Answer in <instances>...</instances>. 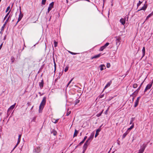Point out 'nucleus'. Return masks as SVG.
<instances>
[{
    "instance_id": "obj_14",
    "label": "nucleus",
    "mask_w": 153,
    "mask_h": 153,
    "mask_svg": "<svg viewBox=\"0 0 153 153\" xmlns=\"http://www.w3.org/2000/svg\"><path fill=\"white\" fill-rule=\"evenodd\" d=\"M87 136H85L84 138V139L83 140L79 143L78 146H80L82 143H83L85 142V140H86V139L87 138Z\"/></svg>"
},
{
    "instance_id": "obj_28",
    "label": "nucleus",
    "mask_w": 153,
    "mask_h": 153,
    "mask_svg": "<svg viewBox=\"0 0 153 153\" xmlns=\"http://www.w3.org/2000/svg\"><path fill=\"white\" fill-rule=\"evenodd\" d=\"M10 11V10L9 11L7 14L5 16V17H4V19L3 21H4L7 18V17H8V16L9 15Z\"/></svg>"
},
{
    "instance_id": "obj_17",
    "label": "nucleus",
    "mask_w": 153,
    "mask_h": 153,
    "mask_svg": "<svg viewBox=\"0 0 153 153\" xmlns=\"http://www.w3.org/2000/svg\"><path fill=\"white\" fill-rule=\"evenodd\" d=\"M101 55V53L99 54L94 56L93 57H91V59H96L99 57Z\"/></svg>"
},
{
    "instance_id": "obj_60",
    "label": "nucleus",
    "mask_w": 153,
    "mask_h": 153,
    "mask_svg": "<svg viewBox=\"0 0 153 153\" xmlns=\"http://www.w3.org/2000/svg\"><path fill=\"white\" fill-rule=\"evenodd\" d=\"M111 149H110V150L109 151V152H108V153H109V152H110V151L111 150Z\"/></svg>"
},
{
    "instance_id": "obj_61",
    "label": "nucleus",
    "mask_w": 153,
    "mask_h": 153,
    "mask_svg": "<svg viewBox=\"0 0 153 153\" xmlns=\"http://www.w3.org/2000/svg\"><path fill=\"white\" fill-rule=\"evenodd\" d=\"M33 106L31 108V109H32L33 108Z\"/></svg>"
},
{
    "instance_id": "obj_59",
    "label": "nucleus",
    "mask_w": 153,
    "mask_h": 153,
    "mask_svg": "<svg viewBox=\"0 0 153 153\" xmlns=\"http://www.w3.org/2000/svg\"><path fill=\"white\" fill-rule=\"evenodd\" d=\"M39 94H40V96H42V94H41V92H39Z\"/></svg>"
},
{
    "instance_id": "obj_53",
    "label": "nucleus",
    "mask_w": 153,
    "mask_h": 153,
    "mask_svg": "<svg viewBox=\"0 0 153 153\" xmlns=\"http://www.w3.org/2000/svg\"><path fill=\"white\" fill-rule=\"evenodd\" d=\"M18 145V144H17V143L16 144V145L14 147L13 149L11 151V152H10V153H11L12 152L13 150L15 149V148L17 146V145Z\"/></svg>"
},
{
    "instance_id": "obj_12",
    "label": "nucleus",
    "mask_w": 153,
    "mask_h": 153,
    "mask_svg": "<svg viewBox=\"0 0 153 153\" xmlns=\"http://www.w3.org/2000/svg\"><path fill=\"white\" fill-rule=\"evenodd\" d=\"M146 145L144 143L142 145L140 146V149L143 150L144 151L146 148Z\"/></svg>"
},
{
    "instance_id": "obj_58",
    "label": "nucleus",
    "mask_w": 153,
    "mask_h": 153,
    "mask_svg": "<svg viewBox=\"0 0 153 153\" xmlns=\"http://www.w3.org/2000/svg\"><path fill=\"white\" fill-rule=\"evenodd\" d=\"M2 45V44H1L0 45V50L1 49Z\"/></svg>"
},
{
    "instance_id": "obj_6",
    "label": "nucleus",
    "mask_w": 153,
    "mask_h": 153,
    "mask_svg": "<svg viewBox=\"0 0 153 153\" xmlns=\"http://www.w3.org/2000/svg\"><path fill=\"white\" fill-rule=\"evenodd\" d=\"M140 98V97H139L137 98L134 104V107H136L138 105Z\"/></svg>"
},
{
    "instance_id": "obj_3",
    "label": "nucleus",
    "mask_w": 153,
    "mask_h": 153,
    "mask_svg": "<svg viewBox=\"0 0 153 153\" xmlns=\"http://www.w3.org/2000/svg\"><path fill=\"white\" fill-rule=\"evenodd\" d=\"M109 43L108 42L106 43L104 45L101 47L99 49L100 51H103L109 45Z\"/></svg>"
},
{
    "instance_id": "obj_25",
    "label": "nucleus",
    "mask_w": 153,
    "mask_h": 153,
    "mask_svg": "<svg viewBox=\"0 0 153 153\" xmlns=\"http://www.w3.org/2000/svg\"><path fill=\"white\" fill-rule=\"evenodd\" d=\"M78 133V131L76 130L75 129L74 133V137H76L77 136V134Z\"/></svg>"
},
{
    "instance_id": "obj_2",
    "label": "nucleus",
    "mask_w": 153,
    "mask_h": 153,
    "mask_svg": "<svg viewBox=\"0 0 153 153\" xmlns=\"http://www.w3.org/2000/svg\"><path fill=\"white\" fill-rule=\"evenodd\" d=\"M16 103H15L13 105L11 106L10 108H9L7 110V115L8 116L10 114L11 111L14 108L16 105Z\"/></svg>"
},
{
    "instance_id": "obj_21",
    "label": "nucleus",
    "mask_w": 153,
    "mask_h": 153,
    "mask_svg": "<svg viewBox=\"0 0 153 153\" xmlns=\"http://www.w3.org/2000/svg\"><path fill=\"white\" fill-rule=\"evenodd\" d=\"M129 132H127V131H126L124 133L122 136V139H123L128 134V133Z\"/></svg>"
},
{
    "instance_id": "obj_10",
    "label": "nucleus",
    "mask_w": 153,
    "mask_h": 153,
    "mask_svg": "<svg viewBox=\"0 0 153 153\" xmlns=\"http://www.w3.org/2000/svg\"><path fill=\"white\" fill-rule=\"evenodd\" d=\"M90 143L86 141L84 143V146H83V149L86 150L89 144Z\"/></svg>"
},
{
    "instance_id": "obj_36",
    "label": "nucleus",
    "mask_w": 153,
    "mask_h": 153,
    "mask_svg": "<svg viewBox=\"0 0 153 153\" xmlns=\"http://www.w3.org/2000/svg\"><path fill=\"white\" fill-rule=\"evenodd\" d=\"M137 87V85L136 83L134 84L133 85V87L134 88H136Z\"/></svg>"
},
{
    "instance_id": "obj_37",
    "label": "nucleus",
    "mask_w": 153,
    "mask_h": 153,
    "mask_svg": "<svg viewBox=\"0 0 153 153\" xmlns=\"http://www.w3.org/2000/svg\"><path fill=\"white\" fill-rule=\"evenodd\" d=\"M46 0H42V4L43 5H45Z\"/></svg>"
},
{
    "instance_id": "obj_51",
    "label": "nucleus",
    "mask_w": 153,
    "mask_h": 153,
    "mask_svg": "<svg viewBox=\"0 0 153 153\" xmlns=\"http://www.w3.org/2000/svg\"><path fill=\"white\" fill-rule=\"evenodd\" d=\"M128 15H126L124 17V18H126V19H127V21L128 19Z\"/></svg>"
},
{
    "instance_id": "obj_20",
    "label": "nucleus",
    "mask_w": 153,
    "mask_h": 153,
    "mask_svg": "<svg viewBox=\"0 0 153 153\" xmlns=\"http://www.w3.org/2000/svg\"><path fill=\"white\" fill-rule=\"evenodd\" d=\"M135 120V118L134 117H132L130 120V123L129 124L130 125L132 124L133 125V124L134 125V123H133V121H134Z\"/></svg>"
},
{
    "instance_id": "obj_43",
    "label": "nucleus",
    "mask_w": 153,
    "mask_h": 153,
    "mask_svg": "<svg viewBox=\"0 0 153 153\" xmlns=\"http://www.w3.org/2000/svg\"><path fill=\"white\" fill-rule=\"evenodd\" d=\"M73 78L71 79V80L69 81V82H68V84L67 85V87H68V85L71 83V82L73 80Z\"/></svg>"
},
{
    "instance_id": "obj_23",
    "label": "nucleus",
    "mask_w": 153,
    "mask_h": 153,
    "mask_svg": "<svg viewBox=\"0 0 153 153\" xmlns=\"http://www.w3.org/2000/svg\"><path fill=\"white\" fill-rule=\"evenodd\" d=\"M134 125L133 124V125H132L131 126L130 128H128V129H127V132H128V131H130L133 128H134Z\"/></svg>"
},
{
    "instance_id": "obj_19",
    "label": "nucleus",
    "mask_w": 153,
    "mask_h": 153,
    "mask_svg": "<svg viewBox=\"0 0 153 153\" xmlns=\"http://www.w3.org/2000/svg\"><path fill=\"white\" fill-rule=\"evenodd\" d=\"M147 8V6H145V4L140 9L138 10V11L141 10H145Z\"/></svg>"
},
{
    "instance_id": "obj_11",
    "label": "nucleus",
    "mask_w": 153,
    "mask_h": 153,
    "mask_svg": "<svg viewBox=\"0 0 153 153\" xmlns=\"http://www.w3.org/2000/svg\"><path fill=\"white\" fill-rule=\"evenodd\" d=\"M120 21L122 25H124L126 22V18H122L120 19Z\"/></svg>"
},
{
    "instance_id": "obj_62",
    "label": "nucleus",
    "mask_w": 153,
    "mask_h": 153,
    "mask_svg": "<svg viewBox=\"0 0 153 153\" xmlns=\"http://www.w3.org/2000/svg\"><path fill=\"white\" fill-rule=\"evenodd\" d=\"M77 146H76V147H75V149L76 148Z\"/></svg>"
},
{
    "instance_id": "obj_13",
    "label": "nucleus",
    "mask_w": 153,
    "mask_h": 153,
    "mask_svg": "<svg viewBox=\"0 0 153 153\" xmlns=\"http://www.w3.org/2000/svg\"><path fill=\"white\" fill-rule=\"evenodd\" d=\"M99 68H100V70L102 71L106 69L105 66L104 64H102L99 66Z\"/></svg>"
},
{
    "instance_id": "obj_29",
    "label": "nucleus",
    "mask_w": 153,
    "mask_h": 153,
    "mask_svg": "<svg viewBox=\"0 0 153 153\" xmlns=\"http://www.w3.org/2000/svg\"><path fill=\"white\" fill-rule=\"evenodd\" d=\"M10 17V15L7 18V19L6 21L4 23L5 24H6L9 21V19Z\"/></svg>"
},
{
    "instance_id": "obj_55",
    "label": "nucleus",
    "mask_w": 153,
    "mask_h": 153,
    "mask_svg": "<svg viewBox=\"0 0 153 153\" xmlns=\"http://www.w3.org/2000/svg\"><path fill=\"white\" fill-rule=\"evenodd\" d=\"M103 124H102L99 127V128H98V129H101V127L102 126H103Z\"/></svg>"
},
{
    "instance_id": "obj_27",
    "label": "nucleus",
    "mask_w": 153,
    "mask_h": 153,
    "mask_svg": "<svg viewBox=\"0 0 153 153\" xmlns=\"http://www.w3.org/2000/svg\"><path fill=\"white\" fill-rule=\"evenodd\" d=\"M153 15V13L152 12L150 14H149L146 18V20L148 19L149 17H150L151 16H152Z\"/></svg>"
},
{
    "instance_id": "obj_45",
    "label": "nucleus",
    "mask_w": 153,
    "mask_h": 153,
    "mask_svg": "<svg viewBox=\"0 0 153 153\" xmlns=\"http://www.w3.org/2000/svg\"><path fill=\"white\" fill-rule=\"evenodd\" d=\"M109 107L108 108H107V109L106 110V111H105V114H107V112L109 110Z\"/></svg>"
},
{
    "instance_id": "obj_33",
    "label": "nucleus",
    "mask_w": 153,
    "mask_h": 153,
    "mask_svg": "<svg viewBox=\"0 0 153 153\" xmlns=\"http://www.w3.org/2000/svg\"><path fill=\"white\" fill-rule=\"evenodd\" d=\"M142 1H139L138 3L137 4V7H138L142 3Z\"/></svg>"
},
{
    "instance_id": "obj_56",
    "label": "nucleus",
    "mask_w": 153,
    "mask_h": 153,
    "mask_svg": "<svg viewBox=\"0 0 153 153\" xmlns=\"http://www.w3.org/2000/svg\"><path fill=\"white\" fill-rule=\"evenodd\" d=\"M86 149H83V151H82V153H84L86 151Z\"/></svg>"
},
{
    "instance_id": "obj_47",
    "label": "nucleus",
    "mask_w": 153,
    "mask_h": 153,
    "mask_svg": "<svg viewBox=\"0 0 153 153\" xmlns=\"http://www.w3.org/2000/svg\"><path fill=\"white\" fill-rule=\"evenodd\" d=\"M10 6H8L7 7V9H6V12L7 13V12L8 11L10 10Z\"/></svg>"
},
{
    "instance_id": "obj_8",
    "label": "nucleus",
    "mask_w": 153,
    "mask_h": 153,
    "mask_svg": "<svg viewBox=\"0 0 153 153\" xmlns=\"http://www.w3.org/2000/svg\"><path fill=\"white\" fill-rule=\"evenodd\" d=\"M152 86V84H150L149 83V84H148L145 89L144 92H145L147 90L151 88Z\"/></svg>"
},
{
    "instance_id": "obj_24",
    "label": "nucleus",
    "mask_w": 153,
    "mask_h": 153,
    "mask_svg": "<svg viewBox=\"0 0 153 153\" xmlns=\"http://www.w3.org/2000/svg\"><path fill=\"white\" fill-rule=\"evenodd\" d=\"M21 136L22 135L21 134L19 135V138H18V142L17 143V144H18L19 143L20 141L21 138Z\"/></svg>"
},
{
    "instance_id": "obj_54",
    "label": "nucleus",
    "mask_w": 153,
    "mask_h": 153,
    "mask_svg": "<svg viewBox=\"0 0 153 153\" xmlns=\"http://www.w3.org/2000/svg\"><path fill=\"white\" fill-rule=\"evenodd\" d=\"M6 24H5V23H4V24L3 25V26L2 27V29H4L5 27V26L6 25Z\"/></svg>"
},
{
    "instance_id": "obj_35",
    "label": "nucleus",
    "mask_w": 153,
    "mask_h": 153,
    "mask_svg": "<svg viewBox=\"0 0 153 153\" xmlns=\"http://www.w3.org/2000/svg\"><path fill=\"white\" fill-rule=\"evenodd\" d=\"M54 71H55L56 70V64L54 60Z\"/></svg>"
},
{
    "instance_id": "obj_46",
    "label": "nucleus",
    "mask_w": 153,
    "mask_h": 153,
    "mask_svg": "<svg viewBox=\"0 0 153 153\" xmlns=\"http://www.w3.org/2000/svg\"><path fill=\"white\" fill-rule=\"evenodd\" d=\"M111 66L110 63H107V64L106 67L107 68H109Z\"/></svg>"
},
{
    "instance_id": "obj_41",
    "label": "nucleus",
    "mask_w": 153,
    "mask_h": 153,
    "mask_svg": "<svg viewBox=\"0 0 153 153\" xmlns=\"http://www.w3.org/2000/svg\"><path fill=\"white\" fill-rule=\"evenodd\" d=\"M68 52H69V53H70V54H71L72 55H76L77 54V53H74V52H72L70 51H69Z\"/></svg>"
},
{
    "instance_id": "obj_15",
    "label": "nucleus",
    "mask_w": 153,
    "mask_h": 153,
    "mask_svg": "<svg viewBox=\"0 0 153 153\" xmlns=\"http://www.w3.org/2000/svg\"><path fill=\"white\" fill-rule=\"evenodd\" d=\"M144 82V81H143L140 84V86H139V88H138V89L135 91V92H134V93H137L140 90V88H141V87L142 86V85L143 84V82Z\"/></svg>"
},
{
    "instance_id": "obj_50",
    "label": "nucleus",
    "mask_w": 153,
    "mask_h": 153,
    "mask_svg": "<svg viewBox=\"0 0 153 153\" xmlns=\"http://www.w3.org/2000/svg\"><path fill=\"white\" fill-rule=\"evenodd\" d=\"M145 53H142V56L141 57V59H142L145 56Z\"/></svg>"
},
{
    "instance_id": "obj_18",
    "label": "nucleus",
    "mask_w": 153,
    "mask_h": 153,
    "mask_svg": "<svg viewBox=\"0 0 153 153\" xmlns=\"http://www.w3.org/2000/svg\"><path fill=\"white\" fill-rule=\"evenodd\" d=\"M101 131V129H97L96 131V133L95 135V137H96L99 134V133Z\"/></svg>"
},
{
    "instance_id": "obj_39",
    "label": "nucleus",
    "mask_w": 153,
    "mask_h": 153,
    "mask_svg": "<svg viewBox=\"0 0 153 153\" xmlns=\"http://www.w3.org/2000/svg\"><path fill=\"white\" fill-rule=\"evenodd\" d=\"M142 53H145V47H143V48L142 50Z\"/></svg>"
},
{
    "instance_id": "obj_26",
    "label": "nucleus",
    "mask_w": 153,
    "mask_h": 153,
    "mask_svg": "<svg viewBox=\"0 0 153 153\" xmlns=\"http://www.w3.org/2000/svg\"><path fill=\"white\" fill-rule=\"evenodd\" d=\"M54 4V2H52L49 4V7H51V8H53V7Z\"/></svg>"
},
{
    "instance_id": "obj_4",
    "label": "nucleus",
    "mask_w": 153,
    "mask_h": 153,
    "mask_svg": "<svg viewBox=\"0 0 153 153\" xmlns=\"http://www.w3.org/2000/svg\"><path fill=\"white\" fill-rule=\"evenodd\" d=\"M94 137V134H91L90 135V137L88 138L87 140L86 141V142L90 143L91 140H93Z\"/></svg>"
},
{
    "instance_id": "obj_64",
    "label": "nucleus",
    "mask_w": 153,
    "mask_h": 153,
    "mask_svg": "<svg viewBox=\"0 0 153 153\" xmlns=\"http://www.w3.org/2000/svg\"><path fill=\"white\" fill-rule=\"evenodd\" d=\"M117 40L118 42H119V41L118 40V39H117Z\"/></svg>"
},
{
    "instance_id": "obj_32",
    "label": "nucleus",
    "mask_w": 153,
    "mask_h": 153,
    "mask_svg": "<svg viewBox=\"0 0 153 153\" xmlns=\"http://www.w3.org/2000/svg\"><path fill=\"white\" fill-rule=\"evenodd\" d=\"M52 134H53L55 136L57 134V132L54 130H53L51 132Z\"/></svg>"
},
{
    "instance_id": "obj_34",
    "label": "nucleus",
    "mask_w": 153,
    "mask_h": 153,
    "mask_svg": "<svg viewBox=\"0 0 153 153\" xmlns=\"http://www.w3.org/2000/svg\"><path fill=\"white\" fill-rule=\"evenodd\" d=\"M58 44V42L54 41V46L55 47H56L57 46Z\"/></svg>"
},
{
    "instance_id": "obj_40",
    "label": "nucleus",
    "mask_w": 153,
    "mask_h": 153,
    "mask_svg": "<svg viewBox=\"0 0 153 153\" xmlns=\"http://www.w3.org/2000/svg\"><path fill=\"white\" fill-rule=\"evenodd\" d=\"M144 151L140 149L139 150L138 152V153H143L144 152Z\"/></svg>"
},
{
    "instance_id": "obj_49",
    "label": "nucleus",
    "mask_w": 153,
    "mask_h": 153,
    "mask_svg": "<svg viewBox=\"0 0 153 153\" xmlns=\"http://www.w3.org/2000/svg\"><path fill=\"white\" fill-rule=\"evenodd\" d=\"M145 53H142V56L141 57V59H142L145 56Z\"/></svg>"
},
{
    "instance_id": "obj_48",
    "label": "nucleus",
    "mask_w": 153,
    "mask_h": 153,
    "mask_svg": "<svg viewBox=\"0 0 153 153\" xmlns=\"http://www.w3.org/2000/svg\"><path fill=\"white\" fill-rule=\"evenodd\" d=\"M145 53H142V56L141 57V59H142L145 56Z\"/></svg>"
},
{
    "instance_id": "obj_1",
    "label": "nucleus",
    "mask_w": 153,
    "mask_h": 153,
    "mask_svg": "<svg viewBox=\"0 0 153 153\" xmlns=\"http://www.w3.org/2000/svg\"><path fill=\"white\" fill-rule=\"evenodd\" d=\"M46 102V97H43V99L40 104L39 106V111L42 110Z\"/></svg>"
},
{
    "instance_id": "obj_44",
    "label": "nucleus",
    "mask_w": 153,
    "mask_h": 153,
    "mask_svg": "<svg viewBox=\"0 0 153 153\" xmlns=\"http://www.w3.org/2000/svg\"><path fill=\"white\" fill-rule=\"evenodd\" d=\"M52 9V8L49 7L48 9V12L47 13H48L50 12V11Z\"/></svg>"
},
{
    "instance_id": "obj_7",
    "label": "nucleus",
    "mask_w": 153,
    "mask_h": 153,
    "mask_svg": "<svg viewBox=\"0 0 153 153\" xmlns=\"http://www.w3.org/2000/svg\"><path fill=\"white\" fill-rule=\"evenodd\" d=\"M23 14H22L21 10V9H20V13H19V16L18 20L16 24H17L18 23V22H19V21H20L21 20V19H22V18L23 17Z\"/></svg>"
},
{
    "instance_id": "obj_30",
    "label": "nucleus",
    "mask_w": 153,
    "mask_h": 153,
    "mask_svg": "<svg viewBox=\"0 0 153 153\" xmlns=\"http://www.w3.org/2000/svg\"><path fill=\"white\" fill-rule=\"evenodd\" d=\"M15 60V58L14 57L11 56V64H12L13 63Z\"/></svg>"
},
{
    "instance_id": "obj_52",
    "label": "nucleus",
    "mask_w": 153,
    "mask_h": 153,
    "mask_svg": "<svg viewBox=\"0 0 153 153\" xmlns=\"http://www.w3.org/2000/svg\"><path fill=\"white\" fill-rule=\"evenodd\" d=\"M71 112V111H68L66 113V115L68 116L70 114Z\"/></svg>"
},
{
    "instance_id": "obj_5",
    "label": "nucleus",
    "mask_w": 153,
    "mask_h": 153,
    "mask_svg": "<svg viewBox=\"0 0 153 153\" xmlns=\"http://www.w3.org/2000/svg\"><path fill=\"white\" fill-rule=\"evenodd\" d=\"M41 150L40 148L38 146L36 147L33 149V152L36 153H39L40 152Z\"/></svg>"
},
{
    "instance_id": "obj_57",
    "label": "nucleus",
    "mask_w": 153,
    "mask_h": 153,
    "mask_svg": "<svg viewBox=\"0 0 153 153\" xmlns=\"http://www.w3.org/2000/svg\"><path fill=\"white\" fill-rule=\"evenodd\" d=\"M150 84H152H152L153 83V80H152L151 82L149 83Z\"/></svg>"
},
{
    "instance_id": "obj_9",
    "label": "nucleus",
    "mask_w": 153,
    "mask_h": 153,
    "mask_svg": "<svg viewBox=\"0 0 153 153\" xmlns=\"http://www.w3.org/2000/svg\"><path fill=\"white\" fill-rule=\"evenodd\" d=\"M39 86L40 89H42L44 86V81L43 79H42L40 82H39Z\"/></svg>"
},
{
    "instance_id": "obj_42",
    "label": "nucleus",
    "mask_w": 153,
    "mask_h": 153,
    "mask_svg": "<svg viewBox=\"0 0 153 153\" xmlns=\"http://www.w3.org/2000/svg\"><path fill=\"white\" fill-rule=\"evenodd\" d=\"M68 69V66L66 67L64 69V71L65 72H67Z\"/></svg>"
},
{
    "instance_id": "obj_38",
    "label": "nucleus",
    "mask_w": 153,
    "mask_h": 153,
    "mask_svg": "<svg viewBox=\"0 0 153 153\" xmlns=\"http://www.w3.org/2000/svg\"><path fill=\"white\" fill-rule=\"evenodd\" d=\"M80 101V100L78 99H76V100L75 102V104H77Z\"/></svg>"
},
{
    "instance_id": "obj_63",
    "label": "nucleus",
    "mask_w": 153,
    "mask_h": 153,
    "mask_svg": "<svg viewBox=\"0 0 153 153\" xmlns=\"http://www.w3.org/2000/svg\"><path fill=\"white\" fill-rule=\"evenodd\" d=\"M103 2H104L105 1V0H103Z\"/></svg>"
},
{
    "instance_id": "obj_22",
    "label": "nucleus",
    "mask_w": 153,
    "mask_h": 153,
    "mask_svg": "<svg viewBox=\"0 0 153 153\" xmlns=\"http://www.w3.org/2000/svg\"><path fill=\"white\" fill-rule=\"evenodd\" d=\"M58 120L59 119L55 120L53 118L52 119V121L55 123H56L58 122Z\"/></svg>"
},
{
    "instance_id": "obj_16",
    "label": "nucleus",
    "mask_w": 153,
    "mask_h": 153,
    "mask_svg": "<svg viewBox=\"0 0 153 153\" xmlns=\"http://www.w3.org/2000/svg\"><path fill=\"white\" fill-rule=\"evenodd\" d=\"M112 82L111 81H110L106 85L105 87L104 88V89H106L108 87H109L111 84Z\"/></svg>"
},
{
    "instance_id": "obj_31",
    "label": "nucleus",
    "mask_w": 153,
    "mask_h": 153,
    "mask_svg": "<svg viewBox=\"0 0 153 153\" xmlns=\"http://www.w3.org/2000/svg\"><path fill=\"white\" fill-rule=\"evenodd\" d=\"M103 110H102V111L101 112L97 114L96 115V116L98 117H100L101 115L102 114V113L103 112Z\"/></svg>"
}]
</instances>
